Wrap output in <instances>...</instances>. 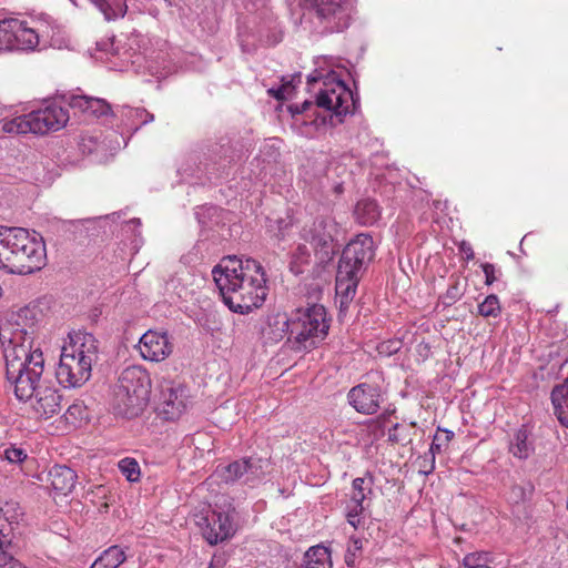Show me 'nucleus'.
Segmentation results:
<instances>
[{"label": "nucleus", "mask_w": 568, "mask_h": 568, "mask_svg": "<svg viewBox=\"0 0 568 568\" xmlns=\"http://www.w3.org/2000/svg\"><path fill=\"white\" fill-rule=\"evenodd\" d=\"M31 311L20 310L14 322L0 324V344L6 361L7 379L14 385V394L20 400L34 396L33 413L38 418L49 419L61 410L59 390L40 383L44 371V357L34 342L33 324L22 325Z\"/></svg>", "instance_id": "1"}, {"label": "nucleus", "mask_w": 568, "mask_h": 568, "mask_svg": "<svg viewBox=\"0 0 568 568\" xmlns=\"http://www.w3.org/2000/svg\"><path fill=\"white\" fill-rule=\"evenodd\" d=\"M224 304L234 313L248 314L266 300L268 287L263 265L251 257H223L212 270Z\"/></svg>", "instance_id": "2"}, {"label": "nucleus", "mask_w": 568, "mask_h": 568, "mask_svg": "<svg viewBox=\"0 0 568 568\" xmlns=\"http://www.w3.org/2000/svg\"><path fill=\"white\" fill-rule=\"evenodd\" d=\"M45 261V244L40 235L23 227L0 225V270L27 275L40 271Z\"/></svg>", "instance_id": "3"}, {"label": "nucleus", "mask_w": 568, "mask_h": 568, "mask_svg": "<svg viewBox=\"0 0 568 568\" xmlns=\"http://www.w3.org/2000/svg\"><path fill=\"white\" fill-rule=\"evenodd\" d=\"M98 339L87 332H73L61 349L55 372L58 382L64 387L78 388L91 377L92 364L98 358Z\"/></svg>", "instance_id": "4"}, {"label": "nucleus", "mask_w": 568, "mask_h": 568, "mask_svg": "<svg viewBox=\"0 0 568 568\" xmlns=\"http://www.w3.org/2000/svg\"><path fill=\"white\" fill-rule=\"evenodd\" d=\"M151 378L142 366H129L119 376L114 387L112 408L126 418L138 417L149 403Z\"/></svg>", "instance_id": "5"}, {"label": "nucleus", "mask_w": 568, "mask_h": 568, "mask_svg": "<svg viewBox=\"0 0 568 568\" xmlns=\"http://www.w3.org/2000/svg\"><path fill=\"white\" fill-rule=\"evenodd\" d=\"M374 256V241L368 234H358L349 241L342 252L336 274V293L345 300H352L364 266Z\"/></svg>", "instance_id": "6"}, {"label": "nucleus", "mask_w": 568, "mask_h": 568, "mask_svg": "<svg viewBox=\"0 0 568 568\" xmlns=\"http://www.w3.org/2000/svg\"><path fill=\"white\" fill-rule=\"evenodd\" d=\"M329 321L323 305L313 304L293 314V324L288 342L296 352L317 347L327 336Z\"/></svg>", "instance_id": "7"}, {"label": "nucleus", "mask_w": 568, "mask_h": 568, "mask_svg": "<svg viewBox=\"0 0 568 568\" xmlns=\"http://www.w3.org/2000/svg\"><path fill=\"white\" fill-rule=\"evenodd\" d=\"M271 468L270 458L250 456L217 468L216 474L226 484L242 480L246 485L254 486L270 474Z\"/></svg>", "instance_id": "8"}, {"label": "nucleus", "mask_w": 568, "mask_h": 568, "mask_svg": "<svg viewBox=\"0 0 568 568\" xmlns=\"http://www.w3.org/2000/svg\"><path fill=\"white\" fill-rule=\"evenodd\" d=\"M316 105L332 111L336 116H343L354 109L355 101L351 89L345 83L331 81L324 83V87L318 91Z\"/></svg>", "instance_id": "9"}, {"label": "nucleus", "mask_w": 568, "mask_h": 568, "mask_svg": "<svg viewBox=\"0 0 568 568\" xmlns=\"http://www.w3.org/2000/svg\"><path fill=\"white\" fill-rule=\"evenodd\" d=\"M306 2L321 22L326 23L332 30L342 31L348 27L353 9L349 0H306Z\"/></svg>", "instance_id": "10"}, {"label": "nucleus", "mask_w": 568, "mask_h": 568, "mask_svg": "<svg viewBox=\"0 0 568 568\" xmlns=\"http://www.w3.org/2000/svg\"><path fill=\"white\" fill-rule=\"evenodd\" d=\"M32 134L44 135L63 129L69 119V110L57 103H49L29 112Z\"/></svg>", "instance_id": "11"}, {"label": "nucleus", "mask_w": 568, "mask_h": 568, "mask_svg": "<svg viewBox=\"0 0 568 568\" xmlns=\"http://www.w3.org/2000/svg\"><path fill=\"white\" fill-rule=\"evenodd\" d=\"M187 406L186 389L173 382L161 385L158 402V413L166 420H175L185 412Z\"/></svg>", "instance_id": "12"}, {"label": "nucleus", "mask_w": 568, "mask_h": 568, "mask_svg": "<svg viewBox=\"0 0 568 568\" xmlns=\"http://www.w3.org/2000/svg\"><path fill=\"white\" fill-rule=\"evenodd\" d=\"M202 535L210 545H216L231 538L235 528L229 513L210 511L197 521Z\"/></svg>", "instance_id": "13"}, {"label": "nucleus", "mask_w": 568, "mask_h": 568, "mask_svg": "<svg viewBox=\"0 0 568 568\" xmlns=\"http://www.w3.org/2000/svg\"><path fill=\"white\" fill-rule=\"evenodd\" d=\"M347 400L357 413L374 415L381 408L384 398L377 384L361 383L348 390Z\"/></svg>", "instance_id": "14"}, {"label": "nucleus", "mask_w": 568, "mask_h": 568, "mask_svg": "<svg viewBox=\"0 0 568 568\" xmlns=\"http://www.w3.org/2000/svg\"><path fill=\"white\" fill-rule=\"evenodd\" d=\"M173 343L166 332L146 331L139 341V352L143 359L160 363L173 352Z\"/></svg>", "instance_id": "15"}, {"label": "nucleus", "mask_w": 568, "mask_h": 568, "mask_svg": "<svg viewBox=\"0 0 568 568\" xmlns=\"http://www.w3.org/2000/svg\"><path fill=\"white\" fill-rule=\"evenodd\" d=\"M337 223L332 216H320L313 221L310 226H304L302 236L310 242L315 248L327 247L337 233Z\"/></svg>", "instance_id": "16"}, {"label": "nucleus", "mask_w": 568, "mask_h": 568, "mask_svg": "<svg viewBox=\"0 0 568 568\" xmlns=\"http://www.w3.org/2000/svg\"><path fill=\"white\" fill-rule=\"evenodd\" d=\"M12 50H34L39 44L38 32L28 22L12 18Z\"/></svg>", "instance_id": "17"}, {"label": "nucleus", "mask_w": 568, "mask_h": 568, "mask_svg": "<svg viewBox=\"0 0 568 568\" xmlns=\"http://www.w3.org/2000/svg\"><path fill=\"white\" fill-rule=\"evenodd\" d=\"M77 474L67 466H53L48 474L51 488L59 496H68L75 487Z\"/></svg>", "instance_id": "18"}, {"label": "nucleus", "mask_w": 568, "mask_h": 568, "mask_svg": "<svg viewBox=\"0 0 568 568\" xmlns=\"http://www.w3.org/2000/svg\"><path fill=\"white\" fill-rule=\"evenodd\" d=\"M292 324L293 316L290 317L285 312L273 313L267 318L268 331L266 334L273 342L282 341L287 333L291 336Z\"/></svg>", "instance_id": "19"}, {"label": "nucleus", "mask_w": 568, "mask_h": 568, "mask_svg": "<svg viewBox=\"0 0 568 568\" xmlns=\"http://www.w3.org/2000/svg\"><path fill=\"white\" fill-rule=\"evenodd\" d=\"M366 495H359L358 493H352L349 499L345 504V517L347 523L358 529L364 526L363 513L365 510L364 501Z\"/></svg>", "instance_id": "20"}, {"label": "nucleus", "mask_w": 568, "mask_h": 568, "mask_svg": "<svg viewBox=\"0 0 568 568\" xmlns=\"http://www.w3.org/2000/svg\"><path fill=\"white\" fill-rule=\"evenodd\" d=\"M554 412L561 425L568 427V378L551 392Z\"/></svg>", "instance_id": "21"}, {"label": "nucleus", "mask_w": 568, "mask_h": 568, "mask_svg": "<svg viewBox=\"0 0 568 568\" xmlns=\"http://www.w3.org/2000/svg\"><path fill=\"white\" fill-rule=\"evenodd\" d=\"M354 216L362 225H373L381 217V209L376 201L364 199L357 202Z\"/></svg>", "instance_id": "22"}, {"label": "nucleus", "mask_w": 568, "mask_h": 568, "mask_svg": "<svg viewBox=\"0 0 568 568\" xmlns=\"http://www.w3.org/2000/svg\"><path fill=\"white\" fill-rule=\"evenodd\" d=\"M71 105L95 116L106 115L110 112V105L104 100L83 95L73 97Z\"/></svg>", "instance_id": "23"}, {"label": "nucleus", "mask_w": 568, "mask_h": 568, "mask_svg": "<svg viewBox=\"0 0 568 568\" xmlns=\"http://www.w3.org/2000/svg\"><path fill=\"white\" fill-rule=\"evenodd\" d=\"M301 568H332L331 552L324 546L311 547L304 557Z\"/></svg>", "instance_id": "24"}, {"label": "nucleus", "mask_w": 568, "mask_h": 568, "mask_svg": "<svg viewBox=\"0 0 568 568\" xmlns=\"http://www.w3.org/2000/svg\"><path fill=\"white\" fill-rule=\"evenodd\" d=\"M125 559V551L120 546H111L101 552L90 568H118Z\"/></svg>", "instance_id": "25"}, {"label": "nucleus", "mask_w": 568, "mask_h": 568, "mask_svg": "<svg viewBox=\"0 0 568 568\" xmlns=\"http://www.w3.org/2000/svg\"><path fill=\"white\" fill-rule=\"evenodd\" d=\"M0 130L3 133L12 135H23L32 133V124L29 118V113L18 115L11 119L0 120Z\"/></svg>", "instance_id": "26"}, {"label": "nucleus", "mask_w": 568, "mask_h": 568, "mask_svg": "<svg viewBox=\"0 0 568 568\" xmlns=\"http://www.w3.org/2000/svg\"><path fill=\"white\" fill-rule=\"evenodd\" d=\"M528 432L526 428H519L510 443L509 452L518 459H526L534 452L531 443L528 442Z\"/></svg>", "instance_id": "27"}, {"label": "nucleus", "mask_w": 568, "mask_h": 568, "mask_svg": "<svg viewBox=\"0 0 568 568\" xmlns=\"http://www.w3.org/2000/svg\"><path fill=\"white\" fill-rule=\"evenodd\" d=\"M491 556L486 551L468 554L463 559L464 568H491Z\"/></svg>", "instance_id": "28"}, {"label": "nucleus", "mask_w": 568, "mask_h": 568, "mask_svg": "<svg viewBox=\"0 0 568 568\" xmlns=\"http://www.w3.org/2000/svg\"><path fill=\"white\" fill-rule=\"evenodd\" d=\"M119 469L121 474L131 483H136L141 477V469L139 463L131 457H125L119 462Z\"/></svg>", "instance_id": "29"}, {"label": "nucleus", "mask_w": 568, "mask_h": 568, "mask_svg": "<svg viewBox=\"0 0 568 568\" xmlns=\"http://www.w3.org/2000/svg\"><path fill=\"white\" fill-rule=\"evenodd\" d=\"M501 312L499 298L495 294L488 295L479 305L478 313L484 317H497Z\"/></svg>", "instance_id": "30"}, {"label": "nucleus", "mask_w": 568, "mask_h": 568, "mask_svg": "<svg viewBox=\"0 0 568 568\" xmlns=\"http://www.w3.org/2000/svg\"><path fill=\"white\" fill-rule=\"evenodd\" d=\"M88 417L87 407L82 402H77L70 405L64 413V418L68 423L75 425Z\"/></svg>", "instance_id": "31"}, {"label": "nucleus", "mask_w": 568, "mask_h": 568, "mask_svg": "<svg viewBox=\"0 0 568 568\" xmlns=\"http://www.w3.org/2000/svg\"><path fill=\"white\" fill-rule=\"evenodd\" d=\"M12 18L0 21V51L12 50Z\"/></svg>", "instance_id": "32"}, {"label": "nucleus", "mask_w": 568, "mask_h": 568, "mask_svg": "<svg viewBox=\"0 0 568 568\" xmlns=\"http://www.w3.org/2000/svg\"><path fill=\"white\" fill-rule=\"evenodd\" d=\"M294 90L293 80L284 81L281 87L277 89L271 88L268 89L267 93L276 99L277 101L285 100Z\"/></svg>", "instance_id": "33"}, {"label": "nucleus", "mask_w": 568, "mask_h": 568, "mask_svg": "<svg viewBox=\"0 0 568 568\" xmlns=\"http://www.w3.org/2000/svg\"><path fill=\"white\" fill-rule=\"evenodd\" d=\"M363 542L359 538H352L351 545L347 548L346 555H345V562L348 566H353L355 562L356 554L362 550Z\"/></svg>", "instance_id": "34"}, {"label": "nucleus", "mask_w": 568, "mask_h": 568, "mask_svg": "<svg viewBox=\"0 0 568 568\" xmlns=\"http://www.w3.org/2000/svg\"><path fill=\"white\" fill-rule=\"evenodd\" d=\"M4 458L12 464L22 463L27 458V453L22 448L9 447L4 449Z\"/></svg>", "instance_id": "35"}, {"label": "nucleus", "mask_w": 568, "mask_h": 568, "mask_svg": "<svg viewBox=\"0 0 568 568\" xmlns=\"http://www.w3.org/2000/svg\"><path fill=\"white\" fill-rule=\"evenodd\" d=\"M481 268L485 274V284L486 285H491L498 280L497 274L499 273V271L496 268V266L494 264L483 263Z\"/></svg>", "instance_id": "36"}, {"label": "nucleus", "mask_w": 568, "mask_h": 568, "mask_svg": "<svg viewBox=\"0 0 568 568\" xmlns=\"http://www.w3.org/2000/svg\"><path fill=\"white\" fill-rule=\"evenodd\" d=\"M372 493L371 485H366V480L364 478H355L352 483V493H358L359 495H366Z\"/></svg>", "instance_id": "37"}, {"label": "nucleus", "mask_w": 568, "mask_h": 568, "mask_svg": "<svg viewBox=\"0 0 568 568\" xmlns=\"http://www.w3.org/2000/svg\"><path fill=\"white\" fill-rule=\"evenodd\" d=\"M0 568H26L20 561L8 554H0Z\"/></svg>", "instance_id": "38"}, {"label": "nucleus", "mask_w": 568, "mask_h": 568, "mask_svg": "<svg viewBox=\"0 0 568 568\" xmlns=\"http://www.w3.org/2000/svg\"><path fill=\"white\" fill-rule=\"evenodd\" d=\"M458 251L466 261H471L475 256L473 246L467 241H462L458 244Z\"/></svg>", "instance_id": "39"}, {"label": "nucleus", "mask_w": 568, "mask_h": 568, "mask_svg": "<svg viewBox=\"0 0 568 568\" xmlns=\"http://www.w3.org/2000/svg\"><path fill=\"white\" fill-rule=\"evenodd\" d=\"M525 499V489L521 486L515 485L510 489L509 500L519 503Z\"/></svg>", "instance_id": "40"}, {"label": "nucleus", "mask_w": 568, "mask_h": 568, "mask_svg": "<svg viewBox=\"0 0 568 568\" xmlns=\"http://www.w3.org/2000/svg\"><path fill=\"white\" fill-rule=\"evenodd\" d=\"M6 524H0V554H7L4 548L10 545L9 535L4 532Z\"/></svg>", "instance_id": "41"}, {"label": "nucleus", "mask_w": 568, "mask_h": 568, "mask_svg": "<svg viewBox=\"0 0 568 568\" xmlns=\"http://www.w3.org/2000/svg\"><path fill=\"white\" fill-rule=\"evenodd\" d=\"M311 105H312V103H311V102L305 101V102L301 105V108H300V106H297V105H296L295 108L290 106V110H291V112H292V113H298V114H300V113H302V112L306 111Z\"/></svg>", "instance_id": "42"}, {"label": "nucleus", "mask_w": 568, "mask_h": 568, "mask_svg": "<svg viewBox=\"0 0 568 568\" xmlns=\"http://www.w3.org/2000/svg\"><path fill=\"white\" fill-rule=\"evenodd\" d=\"M442 449V443H438V434L435 435L434 440L430 445V452L433 454L439 453Z\"/></svg>", "instance_id": "43"}, {"label": "nucleus", "mask_w": 568, "mask_h": 568, "mask_svg": "<svg viewBox=\"0 0 568 568\" xmlns=\"http://www.w3.org/2000/svg\"><path fill=\"white\" fill-rule=\"evenodd\" d=\"M443 433H444V437H445L444 443L448 444L452 440L454 434L450 430H444Z\"/></svg>", "instance_id": "44"}, {"label": "nucleus", "mask_w": 568, "mask_h": 568, "mask_svg": "<svg viewBox=\"0 0 568 568\" xmlns=\"http://www.w3.org/2000/svg\"><path fill=\"white\" fill-rule=\"evenodd\" d=\"M398 344H399L398 342H392L393 349H392V351H389V353H392V352H397V351H398Z\"/></svg>", "instance_id": "45"}, {"label": "nucleus", "mask_w": 568, "mask_h": 568, "mask_svg": "<svg viewBox=\"0 0 568 568\" xmlns=\"http://www.w3.org/2000/svg\"><path fill=\"white\" fill-rule=\"evenodd\" d=\"M95 3L100 7V8H103L104 4H105V1L104 0H94Z\"/></svg>", "instance_id": "46"}, {"label": "nucleus", "mask_w": 568, "mask_h": 568, "mask_svg": "<svg viewBox=\"0 0 568 568\" xmlns=\"http://www.w3.org/2000/svg\"><path fill=\"white\" fill-rule=\"evenodd\" d=\"M450 291H457V287H456V286H453V287L448 291V293H450Z\"/></svg>", "instance_id": "47"}, {"label": "nucleus", "mask_w": 568, "mask_h": 568, "mask_svg": "<svg viewBox=\"0 0 568 568\" xmlns=\"http://www.w3.org/2000/svg\"><path fill=\"white\" fill-rule=\"evenodd\" d=\"M209 568H215V567L211 566V567H209Z\"/></svg>", "instance_id": "48"}]
</instances>
